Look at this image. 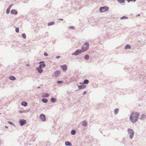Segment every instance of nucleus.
<instances>
[{
    "label": "nucleus",
    "instance_id": "obj_18",
    "mask_svg": "<svg viewBox=\"0 0 146 146\" xmlns=\"http://www.w3.org/2000/svg\"><path fill=\"white\" fill-rule=\"evenodd\" d=\"M21 104L23 106L25 107H26L27 106V103L26 102L23 101L21 102Z\"/></svg>",
    "mask_w": 146,
    "mask_h": 146
},
{
    "label": "nucleus",
    "instance_id": "obj_17",
    "mask_svg": "<svg viewBox=\"0 0 146 146\" xmlns=\"http://www.w3.org/2000/svg\"><path fill=\"white\" fill-rule=\"evenodd\" d=\"M65 145L66 146H71V143L68 141H66L65 142Z\"/></svg>",
    "mask_w": 146,
    "mask_h": 146
},
{
    "label": "nucleus",
    "instance_id": "obj_4",
    "mask_svg": "<svg viewBox=\"0 0 146 146\" xmlns=\"http://www.w3.org/2000/svg\"><path fill=\"white\" fill-rule=\"evenodd\" d=\"M61 72L59 70H57L52 74V77H56L58 76L60 74Z\"/></svg>",
    "mask_w": 146,
    "mask_h": 146
},
{
    "label": "nucleus",
    "instance_id": "obj_10",
    "mask_svg": "<svg viewBox=\"0 0 146 146\" xmlns=\"http://www.w3.org/2000/svg\"><path fill=\"white\" fill-rule=\"evenodd\" d=\"M60 67L63 71H65L67 69V66L66 64H64L60 66Z\"/></svg>",
    "mask_w": 146,
    "mask_h": 146
},
{
    "label": "nucleus",
    "instance_id": "obj_40",
    "mask_svg": "<svg viewBox=\"0 0 146 146\" xmlns=\"http://www.w3.org/2000/svg\"><path fill=\"white\" fill-rule=\"evenodd\" d=\"M86 91H84V92L83 93V95H84L85 94H86Z\"/></svg>",
    "mask_w": 146,
    "mask_h": 146
},
{
    "label": "nucleus",
    "instance_id": "obj_25",
    "mask_svg": "<svg viewBox=\"0 0 146 146\" xmlns=\"http://www.w3.org/2000/svg\"><path fill=\"white\" fill-rule=\"evenodd\" d=\"M42 102L44 103H46L48 102V100L46 98H43L42 99Z\"/></svg>",
    "mask_w": 146,
    "mask_h": 146
},
{
    "label": "nucleus",
    "instance_id": "obj_35",
    "mask_svg": "<svg viewBox=\"0 0 146 146\" xmlns=\"http://www.w3.org/2000/svg\"><path fill=\"white\" fill-rule=\"evenodd\" d=\"M63 83V82L62 81H58L57 82V83L59 84H61Z\"/></svg>",
    "mask_w": 146,
    "mask_h": 146
},
{
    "label": "nucleus",
    "instance_id": "obj_41",
    "mask_svg": "<svg viewBox=\"0 0 146 146\" xmlns=\"http://www.w3.org/2000/svg\"><path fill=\"white\" fill-rule=\"evenodd\" d=\"M57 58H59L60 57V56H56V57Z\"/></svg>",
    "mask_w": 146,
    "mask_h": 146
},
{
    "label": "nucleus",
    "instance_id": "obj_2",
    "mask_svg": "<svg viewBox=\"0 0 146 146\" xmlns=\"http://www.w3.org/2000/svg\"><path fill=\"white\" fill-rule=\"evenodd\" d=\"M128 135L131 139H132L134 136L135 133L133 130L131 129L128 128L127 130Z\"/></svg>",
    "mask_w": 146,
    "mask_h": 146
},
{
    "label": "nucleus",
    "instance_id": "obj_42",
    "mask_svg": "<svg viewBox=\"0 0 146 146\" xmlns=\"http://www.w3.org/2000/svg\"><path fill=\"white\" fill-rule=\"evenodd\" d=\"M59 20H61V21H63V19H58Z\"/></svg>",
    "mask_w": 146,
    "mask_h": 146
},
{
    "label": "nucleus",
    "instance_id": "obj_24",
    "mask_svg": "<svg viewBox=\"0 0 146 146\" xmlns=\"http://www.w3.org/2000/svg\"><path fill=\"white\" fill-rule=\"evenodd\" d=\"M56 99L54 98H52L50 99L51 101L53 103L55 102H56Z\"/></svg>",
    "mask_w": 146,
    "mask_h": 146
},
{
    "label": "nucleus",
    "instance_id": "obj_39",
    "mask_svg": "<svg viewBox=\"0 0 146 146\" xmlns=\"http://www.w3.org/2000/svg\"><path fill=\"white\" fill-rule=\"evenodd\" d=\"M10 124L12 125H13L14 124L11 122V121H9L8 122Z\"/></svg>",
    "mask_w": 146,
    "mask_h": 146
},
{
    "label": "nucleus",
    "instance_id": "obj_29",
    "mask_svg": "<svg viewBox=\"0 0 146 146\" xmlns=\"http://www.w3.org/2000/svg\"><path fill=\"white\" fill-rule=\"evenodd\" d=\"M89 58V56L88 55H86L84 57V59L85 60H88Z\"/></svg>",
    "mask_w": 146,
    "mask_h": 146
},
{
    "label": "nucleus",
    "instance_id": "obj_23",
    "mask_svg": "<svg viewBox=\"0 0 146 146\" xmlns=\"http://www.w3.org/2000/svg\"><path fill=\"white\" fill-rule=\"evenodd\" d=\"M131 48V46L129 44H127L125 47V49H130Z\"/></svg>",
    "mask_w": 146,
    "mask_h": 146
},
{
    "label": "nucleus",
    "instance_id": "obj_44",
    "mask_svg": "<svg viewBox=\"0 0 146 146\" xmlns=\"http://www.w3.org/2000/svg\"><path fill=\"white\" fill-rule=\"evenodd\" d=\"M26 66H29V64H27L26 65Z\"/></svg>",
    "mask_w": 146,
    "mask_h": 146
},
{
    "label": "nucleus",
    "instance_id": "obj_8",
    "mask_svg": "<svg viewBox=\"0 0 146 146\" xmlns=\"http://www.w3.org/2000/svg\"><path fill=\"white\" fill-rule=\"evenodd\" d=\"M40 117L42 121H46V117L44 114H40Z\"/></svg>",
    "mask_w": 146,
    "mask_h": 146
},
{
    "label": "nucleus",
    "instance_id": "obj_11",
    "mask_svg": "<svg viewBox=\"0 0 146 146\" xmlns=\"http://www.w3.org/2000/svg\"><path fill=\"white\" fill-rule=\"evenodd\" d=\"M11 13L14 15H16L18 14V12L17 10L15 9H13L11 10Z\"/></svg>",
    "mask_w": 146,
    "mask_h": 146
},
{
    "label": "nucleus",
    "instance_id": "obj_19",
    "mask_svg": "<svg viewBox=\"0 0 146 146\" xmlns=\"http://www.w3.org/2000/svg\"><path fill=\"white\" fill-rule=\"evenodd\" d=\"M49 96V94L48 93H45L43 94V97L47 98Z\"/></svg>",
    "mask_w": 146,
    "mask_h": 146
},
{
    "label": "nucleus",
    "instance_id": "obj_37",
    "mask_svg": "<svg viewBox=\"0 0 146 146\" xmlns=\"http://www.w3.org/2000/svg\"><path fill=\"white\" fill-rule=\"evenodd\" d=\"M128 2H129L130 1H132L135 2L136 1V0H126Z\"/></svg>",
    "mask_w": 146,
    "mask_h": 146
},
{
    "label": "nucleus",
    "instance_id": "obj_12",
    "mask_svg": "<svg viewBox=\"0 0 146 146\" xmlns=\"http://www.w3.org/2000/svg\"><path fill=\"white\" fill-rule=\"evenodd\" d=\"M42 68L37 67L36 68V70L40 74H41L43 71V70Z\"/></svg>",
    "mask_w": 146,
    "mask_h": 146
},
{
    "label": "nucleus",
    "instance_id": "obj_45",
    "mask_svg": "<svg viewBox=\"0 0 146 146\" xmlns=\"http://www.w3.org/2000/svg\"><path fill=\"white\" fill-rule=\"evenodd\" d=\"M5 127L6 128H8V126H5Z\"/></svg>",
    "mask_w": 146,
    "mask_h": 146
},
{
    "label": "nucleus",
    "instance_id": "obj_46",
    "mask_svg": "<svg viewBox=\"0 0 146 146\" xmlns=\"http://www.w3.org/2000/svg\"><path fill=\"white\" fill-rule=\"evenodd\" d=\"M40 86H38L37 87V88H38L39 89V88H40Z\"/></svg>",
    "mask_w": 146,
    "mask_h": 146
},
{
    "label": "nucleus",
    "instance_id": "obj_30",
    "mask_svg": "<svg viewBox=\"0 0 146 146\" xmlns=\"http://www.w3.org/2000/svg\"><path fill=\"white\" fill-rule=\"evenodd\" d=\"M22 37L24 39H25L26 38V35L25 33H23L22 35Z\"/></svg>",
    "mask_w": 146,
    "mask_h": 146
},
{
    "label": "nucleus",
    "instance_id": "obj_14",
    "mask_svg": "<svg viewBox=\"0 0 146 146\" xmlns=\"http://www.w3.org/2000/svg\"><path fill=\"white\" fill-rule=\"evenodd\" d=\"M77 86H78V88L79 90H80L81 89H83L86 88V86H85V85L81 86V85H77Z\"/></svg>",
    "mask_w": 146,
    "mask_h": 146
},
{
    "label": "nucleus",
    "instance_id": "obj_26",
    "mask_svg": "<svg viewBox=\"0 0 146 146\" xmlns=\"http://www.w3.org/2000/svg\"><path fill=\"white\" fill-rule=\"evenodd\" d=\"M55 23L54 22L52 21L48 23V26H50L51 25H54V24Z\"/></svg>",
    "mask_w": 146,
    "mask_h": 146
},
{
    "label": "nucleus",
    "instance_id": "obj_27",
    "mask_svg": "<svg viewBox=\"0 0 146 146\" xmlns=\"http://www.w3.org/2000/svg\"><path fill=\"white\" fill-rule=\"evenodd\" d=\"M117 1L119 3H122L125 2V0H117Z\"/></svg>",
    "mask_w": 146,
    "mask_h": 146
},
{
    "label": "nucleus",
    "instance_id": "obj_16",
    "mask_svg": "<svg viewBox=\"0 0 146 146\" xmlns=\"http://www.w3.org/2000/svg\"><path fill=\"white\" fill-rule=\"evenodd\" d=\"M89 81L87 79H86L84 80L83 83H80V84H87L89 83Z\"/></svg>",
    "mask_w": 146,
    "mask_h": 146
},
{
    "label": "nucleus",
    "instance_id": "obj_22",
    "mask_svg": "<svg viewBox=\"0 0 146 146\" xmlns=\"http://www.w3.org/2000/svg\"><path fill=\"white\" fill-rule=\"evenodd\" d=\"M29 111V110H23V111H20L19 112L21 113H26Z\"/></svg>",
    "mask_w": 146,
    "mask_h": 146
},
{
    "label": "nucleus",
    "instance_id": "obj_31",
    "mask_svg": "<svg viewBox=\"0 0 146 146\" xmlns=\"http://www.w3.org/2000/svg\"><path fill=\"white\" fill-rule=\"evenodd\" d=\"M68 29H72V30H74L75 29L74 27L73 26H71L69 27L68 28Z\"/></svg>",
    "mask_w": 146,
    "mask_h": 146
},
{
    "label": "nucleus",
    "instance_id": "obj_15",
    "mask_svg": "<svg viewBox=\"0 0 146 146\" xmlns=\"http://www.w3.org/2000/svg\"><path fill=\"white\" fill-rule=\"evenodd\" d=\"M82 124V125L84 127H86L87 125V123L85 120L83 121Z\"/></svg>",
    "mask_w": 146,
    "mask_h": 146
},
{
    "label": "nucleus",
    "instance_id": "obj_36",
    "mask_svg": "<svg viewBox=\"0 0 146 146\" xmlns=\"http://www.w3.org/2000/svg\"><path fill=\"white\" fill-rule=\"evenodd\" d=\"M13 5V4H11L9 6V7L7 8L10 10L11 9Z\"/></svg>",
    "mask_w": 146,
    "mask_h": 146
},
{
    "label": "nucleus",
    "instance_id": "obj_38",
    "mask_svg": "<svg viewBox=\"0 0 146 146\" xmlns=\"http://www.w3.org/2000/svg\"><path fill=\"white\" fill-rule=\"evenodd\" d=\"M44 55L45 56H48V54L47 53L45 52L44 53Z\"/></svg>",
    "mask_w": 146,
    "mask_h": 146
},
{
    "label": "nucleus",
    "instance_id": "obj_32",
    "mask_svg": "<svg viewBox=\"0 0 146 146\" xmlns=\"http://www.w3.org/2000/svg\"><path fill=\"white\" fill-rule=\"evenodd\" d=\"M10 11V9L7 8V9L6 11V13L7 14H8L9 13Z\"/></svg>",
    "mask_w": 146,
    "mask_h": 146
},
{
    "label": "nucleus",
    "instance_id": "obj_33",
    "mask_svg": "<svg viewBox=\"0 0 146 146\" xmlns=\"http://www.w3.org/2000/svg\"><path fill=\"white\" fill-rule=\"evenodd\" d=\"M15 31L17 33H18L19 32V29L18 27H16L15 28Z\"/></svg>",
    "mask_w": 146,
    "mask_h": 146
},
{
    "label": "nucleus",
    "instance_id": "obj_1",
    "mask_svg": "<svg viewBox=\"0 0 146 146\" xmlns=\"http://www.w3.org/2000/svg\"><path fill=\"white\" fill-rule=\"evenodd\" d=\"M139 113L135 111L131 113L129 117L130 120L133 123H134L137 121L139 115Z\"/></svg>",
    "mask_w": 146,
    "mask_h": 146
},
{
    "label": "nucleus",
    "instance_id": "obj_43",
    "mask_svg": "<svg viewBox=\"0 0 146 146\" xmlns=\"http://www.w3.org/2000/svg\"><path fill=\"white\" fill-rule=\"evenodd\" d=\"M140 15V14H138V15H136V17L139 16Z\"/></svg>",
    "mask_w": 146,
    "mask_h": 146
},
{
    "label": "nucleus",
    "instance_id": "obj_34",
    "mask_svg": "<svg viewBox=\"0 0 146 146\" xmlns=\"http://www.w3.org/2000/svg\"><path fill=\"white\" fill-rule=\"evenodd\" d=\"M128 18V17H127L125 16H123L121 17V19H127Z\"/></svg>",
    "mask_w": 146,
    "mask_h": 146
},
{
    "label": "nucleus",
    "instance_id": "obj_9",
    "mask_svg": "<svg viewBox=\"0 0 146 146\" xmlns=\"http://www.w3.org/2000/svg\"><path fill=\"white\" fill-rule=\"evenodd\" d=\"M39 63L40 64L39 67L40 68H43L46 66V65L44 64V61H40L39 62Z\"/></svg>",
    "mask_w": 146,
    "mask_h": 146
},
{
    "label": "nucleus",
    "instance_id": "obj_21",
    "mask_svg": "<svg viewBox=\"0 0 146 146\" xmlns=\"http://www.w3.org/2000/svg\"><path fill=\"white\" fill-rule=\"evenodd\" d=\"M9 79L11 80H16V78L13 76H11L9 77Z\"/></svg>",
    "mask_w": 146,
    "mask_h": 146
},
{
    "label": "nucleus",
    "instance_id": "obj_20",
    "mask_svg": "<svg viewBox=\"0 0 146 146\" xmlns=\"http://www.w3.org/2000/svg\"><path fill=\"white\" fill-rule=\"evenodd\" d=\"M119 111V109L118 108H115L114 110V114L115 115H116L118 113Z\"/></svg>",
    "mask_w": 146,
    "mask_h": 146
},
{
    "label": "nucleus",
    "instance_id": "obj_6",
    "mask_svg": "<svg viewBox=\"0 0 146 146\" xmlns=\"http://www.w3.org/2000/svg\"><path fill=\"white\" fill-rule=\"evenodd\" d=\"M82 51L81 49H78L76 50L74 52L72 53V55H77L80 54L82 52H82Z\"/></svg>",
    "mask_w": 146,
    "mask_h": 146
},
{
    "label": "nucleus",
    "instance_id": "obj_3",
    "mask_svg": "<svg viewBox=\"0 0 146 146\" xmlns=\"http://www.w3.org/2000/svg\"><path fill=\"white\" fill-rule=\"evenodd\" d=\"M89 47V43L88 42H85L83 45L81 49L84 52L87 50Z\"/></svg>",
    "mask_w": 146,
    "mask_h": 146
},
{
    "label": "nucleus",
    "instance_id": "obj_7",
    "mask_svg": "<svg viewBox=\"0 0 146 146\" xmlns=\"http://www.w3.org/2000/svg\"><path fill=\"white\" fill-rule=\"evenodd\" d=\"M19 124H20V125L21 126H22L26 123V120H25V119H20L19 120Z\"/></svg>",
    "mask_w": 146,
    "mask_h": 146
},
{
    "label": "nucleus",
    "instance_id": "obj_13",
    "mask_svg": "<svg viewBox=\"0 0 146 146\" xmlns=\"http://www.w3.org/2000/svg\"><path fill=\"white\" fill-rule=\"evenodd\" d=\"M139 119L142 120H143L144 119H146V115L144 114H142Z\"/></svg>",
    "mask_w": 146,
    "mask_h": 146
},
{
    "label": "nucleus",
    "instance_id": "obj_5",
    "mask_svg": "<svg viewBox=\"0 0 146 146\" xmlns=\"http://www.w3.org/2000/svg\"><path fill=\"white\" fill-rule=\"evenodd\" d=\"M109 9V7L107 6H104L100 7V8L99 10L100 12L102 13L106 11H108Z\"/></svg>",
    "mask_w": 146,
    "mask_h": 146
},
{
    "label": "nucleus",
    "instance_id": "obj_28",
    "mask_svg": "<svg viewBox=\"0 0 146 146\" xmlns=\"http://www.w3.org/2000/svg\"><path fill=\"white\" fill-rule=\"evenodd\" d=\"M76 132V131L75 130H72L71 131V134L72 135H74Z\"/></svg>",
    "mask_w": 146,
    "mask_h": 146
}]
</instances>
